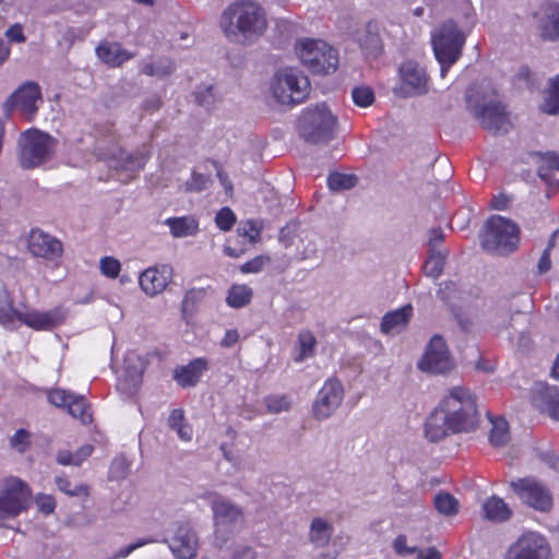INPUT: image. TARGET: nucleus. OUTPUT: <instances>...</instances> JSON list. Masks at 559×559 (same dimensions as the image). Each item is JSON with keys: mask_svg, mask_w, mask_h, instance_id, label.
Returning a JSON list of instances; mask_svg holds the SVG:
<instances>
[{"mask_svg": "<svg viewBox=\"0 0 559 559\" xmlns=\"http://www.w3.org/2000/svg\"><path fill=\"white\" fill-rule=\"evenodd\" d=\"M41 103L40 86L36 82L27 81L8 97L3 107L7 115H10L13 110H19L27 121H32Z\"/></svg>", "mask_w": 559, "mask_h": 559, "instance_id": "12", "label": "nucleus"}, {"mask_svg": "<svg viewBox=\"0 0 559 559\" xmlns=\"http://www.w3.org/2000/svg\"><path fill=\"white\" fill-rule=\"evenodd\" d=\"M175 71L174 62L168 58H162L156 61L144 62L140 67V73L147 76L165 78Z\"/></svg>", "mask_w": 559, "mask_h": 559, "instance_id": "36", "label": "nucleus"}, {"mask_svg": "<svg viewBox=\"0 0 559 559\" xmlns=\"http://www.w3.org/2000/svg\"><path fill=\"white\" fill-rule=\"evenodd\" d=\"M215 223L221 230L229 231L236 224V215L229 207H223L216 213Z\"/></svg>", "mask_w": 559, "mask_h": 559, "instance_id": "48", "label": "nucleus"}, {"mask_svg": "<svg viewBox=\"0 0 559 559\" xmlns=\"http://www.w3.org/2000/svg\"><path fill=\"white\" fill-rule=\"evenodd\" d=\"M535 402L537 406L555 420H559V390L547 383H536Z\"/></svg>", "mask_w": 559, "mask_h": 559, "instance_id": "23", "label": "nucleus"}, {"mask_svg": "<svg viewBox=\"0 0 559 559\" xmlns=\"http://www.w3.org/2000/svg\"><path fill=\"white\" fill-rule=\"evenodd\" d=\"M5 34L11 41L23 43L25 40L23 28L19 24L9 27Z\"/></svg>", "mask_w": 559, "mask_h": 559, "instance_id": "60", "label": "nucleus"}, {"mask_svg": "<svg viewBox=\"0 0 559 559\" xmlns=\"http://www.w3.org/2000/svg\"><path fill=\"white\" fill-rule=\"evenodd\" d=\"M67 412L82 425H90L93 421L92 405L83 395L74 394Z\"/></svg>", "mask_w": 559, "mask_h": 559, "instance_id": "29", "label": "nucleus"}, {"mask_svg": "<svg viewBox=\"0 0 559 559\" xmlns=\"http://www.w3.org/2000/svg\"><path fill=\"white\" fill-rule=\"evenodd\" d=\"M547 19L548 25H545L543 28V38L547 40L559 39V3H555L549 8Z\"/></svg>", "mask_w": 559, "mask_h": 559, "instance_id": "41", "label": "nucleus"}, {"mask_svg": "<svg viewBox=\"0 0 559 559\" xmlns=\"http://www.w3.org/2000/svg\"><path fill=\"white\" fill-rule=\"evenodd\" d=\"M297 343L299 353L295 357L296 362H301L306 358L312 357L314 355L317 338L310 330H301L298 334Z\"/></svg>", "mask_w": 559, "mask_h": 559, "instance_id": "37", "label": "nucleus"}, {"mask_svg": "<svg viewBox=\"0 0 559 559\" xmlns=\"http://www.w3.org/2000/svg\"><path fill=\"white\" fill-rule=\"evenodd\" d=\"M510 199L504 194H499L492 198L490 206L498 211L507 210L509 206Z\"/></svg>", "mask_w": 559, "mask_h": 559, "instance_id": "61", "label": "nucleus"}, {"mask_svg": "<svg viewBox=\"0 0 559 559\" xmlns=\"http://www.w3.org/2000/svg\"><path fill=\"white\" fill-rule=\"evenodd\" d=\"M238 234L247 238L250 243H255L261 237V227L254 221H247L238 228Z\"/></svg>", "mask_w": 559, "mask_h": 559, "instance_id": "51", "label": "nucleus"}, {"mask_svg": "<svg viewBox=\"0 0 559 559\" xmlns=\"http://www.w3.org/2000/svg\"><path fill=\"white\" fill-rule=\"evenodd\" d=\"M169 547L176 558L193 559L197 556L195 534L188 525L181 524L177 527Z\"/></svg>", "mask_w": 559, "mask_h": 559, "instance_id": "21", "label": "nucleus"}, {"mask_svg": "<svg viewBox=\"0 0 559 559\" xmlns=\"http://www.w3.org/2000/svg\"><path fill=\"white\" fill-rule=\"evenodd\" d=\"M456 290H457V285L454 282H452V281L443 282L439 286L438 296L441 300L447 302L450 300L451 294L455 293Z\"/></svg>", "mask_w": 559, "mask_h": 559, "instance_id": "56", "label": "nucleus"}, {"mask_svg": "<svg viewBox=\"0 0 559 559\" xmlns=\"http://www.w3.org/2000/svg\"><path fill=\"white\" fill-rule=\"evenodd\" d=\"M444 267V258L440 254H431L424 263V272L427 276L438 278Z\"/></svg>", "mask_w": 559, "mask_h": 559, "instance_id": "45", "label": "nucleus"}, {"mask_svg": "<svg viewBox=\"0 0 559 559\" xmlns=\"http://www.w3.org/2000/svg\"><path fill=\"white\" fill-rule=\"evenodd\" d=\"M165 224L169 227L175 238L193 236L199 231V221L192 215L168 217Z\"/></svg>", "mask_w": 559, "mask_h": 559, "instance_id": "27", "label": "nucleus"}, {"mask_svg": "<svg viewBox=\"0 0 559 559\" xmlns=\"http://www.w3.org/2000/svg\"><path fill=\"white\" fill-rule=\"evenodd\" d=\"M412 314L413 308L411 305L385 313L381 321V331L384 334L400 332L407 325Z\"/></svg>", "mask_w": 559, "mask_h": 559, "instance_id": "24", "label": "nucleus"}, {"mask_svg": "<svg viewBox=\"0 0 559 559\" xmlns=\"http://www.w3.org/2000/svg\"><path fill=\"white\" fill-rule=\"evenodd\" d=\"M393 547L399 555H409L414 552L413 548L407 547V538L405 535H399L393 542Z\"/></svg>", "mask_w": 559, "mask_h": 559, "instance_id": "58", "label": "nucleus"}, {"mask_svg": "<svg viewBox=\"0 0 559 559\" xmlns=\"http://www.w3.org/2000/svg\"><path fill=\"white\" fill-rule=\"evenodd\" d=\"M10 444L20 453L25 452L27 448L31 445V433L24 428L17 429L15 433L11 437Z\"/></svg>", "mask_w": 559, "mask_h": 559, "instance_id": "50", "label": "nucleus"}, {"mask_svg": "<svg viewBox=\"0 0 559 559\" xmlns=\"http://www.w3.org/2000/svg\"><path fill=\"white\" fill-rule=\"evenodd\" d=\"M476 395L462 385L449 389L425 423V436L438 442L450 435L474 431L479 425Z\"/></svg>", "mask_w": 559, "mask_h": 559, "instance_id": "1", "label": "nucleus"}, {"mask_svg": "<svg viewBox=\"0 0 559 559\" xmlns=\"http://www.w3.org/2000/svg\"><path fill=\"white\" fill-rule=\"evenodd\" d=\"M358 178L353 174L331 173L328 177V186L333 191H342L354 188Z\"/></svg>", "mask_w": 559, "mask_h": 559, "instance_id": "40", "label": "nucleus"}, {"mask_svg": "<svg viewBox=\"0 0 559 559\" xmlns=\"http://www.w3.org/2000/svg\"><path fill=\"white\" fill-rule=\"evenodd\" d=\"M337 127V118L325 104L306 108L298 120L300 136L310 144L330 142Z\"/></svg>", "mask_w": 559, "mask_h": 559, "instance_id": "5", "label": "nucleus"}, {"mask_svg": "<svg viewBox=\"0 0 559 559\" xmlns=\"http://www.w3.org/2000/svg\"><path fill=\"white\" fill-rule=\"evenodd\" d=\"M359 46L367 58H377L383 51V44L377 25L369 22L365 33L358 39Z\"/></svg>", "mask_w": 559, "mask_h": 559, "instance_id": "25", "label": "nucleus"}, {"mask_svg": "<svg viewBox=\"0 0 559 559\" xmlns=\"http://www.w3.org/2000/svg\"><path fill=\"white\" fill-rule=\"evenodd\" d=\"M253 297V290L246 284H233L226 297V302L234 309H240L248 306Z\"/></svg>", "mask_w": 559, "mask_h": 559, "instance_id": "32", "label": "nucleus"}, {"mask_svg": "<svg viewBox=\"0 0 559 559\" xmlns=\"http://www.w3.org/2000/svg\"><path fill=\"white\" fill-rule=\"evenodd\" d=\"M35 502L38 510L46 515L51 514L57 506L55 498L46 493H38L35 498Z\"/></svg>", "mask_w": 559, "mask_h": 559, "instance_id": "52", "label": "nucleus"}, {"mask_svg": "<svg viewBox=\"0 0 559 559\" xmlns=\"http://www.w3.org/2000/svg\"><path fill=\"white\" fill-rule=\"evenodd\" d=\"M483 511L486 519L498 523L508 521L512 515L511 509L503 499L496 496L488 498L483 503Z\"/></svg>", "mask_w": 559, "mask_h": 559, "instance_id": "28", "label": "nucleus"}, {"mask_svg": "<svg viewBox=\"0 0 559 559\" xmlns=\"http://www.w3.org/2000/svg\"><path fill=\"white\" fill-rule=\"evenodd\" d=\"M212 510L216 525L233 524L242 519L240 509L224 499L213 501Z\"/></svg>", "mask_w": 559, "mask_h": 559, "instance_id": "26", "label": "nucleus"}, {"mask_svg": "<svg viewBox=\"0 0 559 559\" xmlns=\"http://www.w3.org/2000/svg\"><path fill=\"white\" fill-rule=\"evenodd\" d=\"M167 424L171 430L176 431L181 441L189 442L192 440L193 430L191 425L187 423L183 409H173L168 416Z\"/></svg>", "mask_w": 559, "mask_h": 559, "instance_id": "30", "label": "nucleus"}, {"mask_svg": "<svg viewBox=\"0 0 559 559\" xmlns=\"http://www.w3.org/2000/svg\"><path fill=\"white\" fill-rule=\"evenodd\" d=\"M436 510L445 516L459 513V501L449 492H439L433 498Z\"/></svg>", "mask_w": 559, "mask_h": 559, "instance_id": "38", "label": "nucleus"}, {"mask_svg": "<svg viewBox=\"0 0 559 559\" xmlns=\"http://www.w3.org/2000/svg\"><path fill=\"white\" fill-rule=\"evenodd\" d=\"M144 158L140 155L128 154L124 167L127 169H140L143 167Z\"/></svg>", "mask_w": 559, "mask_h": 559, "instance_id": "62", "label": "nucleus"}, {"mask_svg": "<svg viewBox=\"0 0 559 559\" xmlns=\"http://www.w3.org/2000/svg\"><path fill=\"white\" fill-rule=\"evenodd\" d=\"M271 262V258L266 254L255 255L253 259L247 261L239 266L242 274L259 273L266 264Z\"/></svg>", "mask_w": 559, "mask_h": 559, "instance_id": "46", "label": "nucleus"}, {"mask_svg": "<svg viewBox=\"0 0 559 559\" xmlns=\"http://www.w3.org/2000/svg\"><path fill=\"white\" fill-rule=\"evenodd\" d=\"M240 341V334L237 329H229L225 331L224 336L219 342L222 348H230Z\"/></svg>", "mask_w": 559, "mask_h": 559, "instance_id": "55", "label": "nucleus"}, {"mask_svg": "<svg viewBox=\"0 0 559 559\" xmlns=\"http://www.w3.org/2000/svg\"><path fill=\"white\" fill-rule=\"evenodd\" d=\"M265 406L270 413L277 414L290 408L292 402L287 395H269L264 400Z\"/></svg>", "mask_w": 559, "mask_h": 559, "instance_id": "44", "label": "nucleus"}, {"mask_svg": "<svg viewBox=\"0 0 559 559\" xmlns=\"http://www.w3.org/2000/svg\"><path fill=\"white\" fill-rule=\"evenodd\" d=\"M472 88L466 95L467 107L473 111L480 126L493 134L507 133L511 127V121L506 106L497 99L480 97L478 94H472Z\"/></svg>", "mask_w": 559, "mask_h": 559, "instance_id": "8", "label": "nucleus"}, {"mask_svg": "<svg viewBox=\"0 0 559 559\" xmlns=\"http://www.w3.org/2000/svg\"><path fill=\"white\" fill-rule=\"evenodd\" d=\"M344 397V389L341 381L329 378L319 390L312 405V413L317 419H325L341 405Z\"/></svg>", "mask_w": 559, "mask_h": 559, "instance_id": "17", "label": "nucleus"}, {"mask_svg": "<svg viewBox=\"0 0 559 559\" xmlns=\"http://www.w3.org/2000/svg\"><path fill=\"white\" fill-rule=\"evenodd\" d=\"M334 532L333 526L321 518H314L310 524L309 539L317 546H326Z\"/></svg>", "mask_w": 559, "mask_h": 559, "instance_id": "31", "label": "nucleus"}, {"mask_svg": "<svg viewBox=\"0 0 559 559\" xmlns=\"http://www.w3.org/2000/svg\"><path fill=\"white\" fill-rule=\"evenodd\" d=\"M67 310L59 306L47 311L21 312L14 308V298L5 288L0 287V324L11 325L19 320L35 331H51L66 322Z\"/></svg>", "mask_w": 559, "mask_h": 559, "instance_id": "3", "label": "nucleus"}, {"mask_svg": "<svg viewBox=\"0 0 559 559\" xmlns=\"http://www.w3.org/2000/svg\"><path fill=\"white\" fill-rule=\"evenodd\" d=\"M99 267L103 275L109 278H116L120 273L121 264L119 260L114 257H104L100 259Z\"/></svg>", "mask_w": 559, "mask_h": 559, "instance_id": "49", "label": "nucleus"}, {"mask_svg": "<svg viewBox=\"0 0 559 559\" xmlns=\"http://www.w3.org/2000/svg\"><path fill=\"white\" fill-rule=\"evenodd\" d=\"M153 539H139L138 542L130 544L123 548H120L118 551H116L110 559H123L127 558L130 554H132L135 549L153 543Z\"/></svg>", "mask_w": 559, "mask_h": 559, "instance_id": "54", "label": "nucleus"}, {"mask_svg": "<svg viewBox=\"0 0 559 559\" xmlns=\"http://www.w3.org/2000/svg\"><path fill=\"white\" fill-rule=\"evenodd\" d=\"M94 447L92 444H84L80 447L74 453L70 450H59L56 455V461L62 466L74 465L80 466L87 457L92 455Z\"/></svg>", "mask_w": 559, "mask_h": 559, "instance_id": "33", "label": "nucleus"}, {"mask_svg": "<svg viewBox=\"0 0 559 559\" xmlns=\"http://www.w3.org/2000/svg\"><path fill=\"white\" fill-rule=\"evenodd\" d=\"M57 148V140L35 128L24 131L19 140V164L23 169H34L50 160Z\"/></svg>", "mask_w": 559, "mask_h": 559, "instance_id": "6", "label": "nucleus"}, {"mask_svg": "<svg viewBox=\"0 0 559 559\" xmlns=\"http://www.w3.org/2000/svg\"><path fill=\"white\" fill-rule=\"evenodd\" d=\"M31 500L32 490L27 483L17 477L4 478L0 489V523L26 511Z\"/></svg>", "mask_w": 559, "mask_h": 559, "instance_id": "11", "label": "nucleus"}, {"mask_svg": "<svg viewBox=\"0 0 559 559\" xmlns=\"http://www.w3.org/2000/svg\"><path fill=\"white\" fill-rule=\"evenodd\" d=\"M95 53L109 68H120L135 56L134 52L124 49L120 43L106 39L98 44Z\"/></svg>", "mask_w": 559, "mask_h": 559, "instance_id": "22", "label": "nucleus"}, {"mask_svg": "<svg viewBox=\"0 0 559 559\" xmlns=\"http://www.w3.org/2000/svg\"><path fill=\"white\" fill-rule=\"evenodd\" d=\"M475 369L478 371L490 373L495 371L496 362L487 361L485 358L480 357L475 364Z\"/></svg>", "mask_w": 559, "mask_h": 559, "instance_id": "63", "label": "nucleus"}, {"mask_svg": "<svg viewBox=\"0 0 559 559\" xmlns=\"http://www.w3.org/2000/svg\"><path fill=\"white\" fill-rule=\"evenodd\" d=\"M436 59L441 66V75L459 60L465 43L464 35L453 21L445 22L431 37Z\"/></svg>", "mask_w": 559, "mask_h": 559, "instance_id": "9", "label": "nucleus"}, {"mask_svg": "<svg viewBox=\"0 0 559 559\" xmlns=\"http://www.w3.org/2000/svg\"><path fill=\"white\" fill-rule=\"evenodd\" d=\"M400 84L395 92L401 97L419 96L428 92V74L424 67L414 60L404 61L400 69Z\"/></svg>", "mask_w": 559, "mask_h": 559, "instance_id": "15", "label": "nucleus"}, {"mask_svg": "<svg viewBox=\"0 0 559 559\" xmlns=\"http://www.w3.org/2000/svg\"><path fill=\"white\" fill-rule=\"evenodd\" d=\"M453 367L454 361L444 338L441 335H433L418 362V368L425 372L443 374Z\"/></svg>", "mask_w": 559, "mask_h": 559, "instance_id": "14", "label": "nucleus"}, {"mask_svg": "<svg viewBox=\"0 0 559 559\" xmlns=\"http://www.w3.org/2000/svg\"><path fill=\"white\" fill-rule=\"evenodd\" d=\"M233 559H255V552L251 547H242L234 552Z\"/></svg>", "mask_w": 559, "mask_h": 559, "instance_id": "64", "label": "nucleus"}, {"mask_svg": "<svg viewBox=\"0 0 559 559\" xmlns=\"http://www.w3.org/2000/svg\"><path fill=\"white\" fill-rule=\"evenodd\" d=\"M352 98L355 105L359 107H368L373 103L374 94L368 86H358L353 90Z\"/></svg>", "mask_w": 559, "mask_h": 559, "instance_id": "47", "label": "nucleus"}, {"mask_svg": "<svg viewBox=\"0 0 559 559\" xmlns=\"http://www.w3.org/2000/svg\"><path fill=\"white\" fill-rule=\"evenodd\" d=\"M207 295V289L200 288H191L189 289L181 301V311L183 314H192L195 312L200 302H202Z\"/></svg>", "mask_w": 559, "mask_h": 559, "instance_id": "39", "label": "nucleus"}, {"mask_svg": "<svg viewBox=\"0 0 559 559\" xmlns=\"http://www.w3.org/2000/svg\"><path fill=\"white\" fill-rule=\"evenodd\" d=\"M503 559H552V554L545 536L528 531L511 544Z\"/></svg>", "mask_w": 559, "mask_h": 559, "instance_id": "13", "label": "nucleus"}, {"mask_svg": "<svg viewBox=\"0 0 559 559\" xmlns=\"http://www.w3.org/2000/svg\"><path fill=\"white\" fill-rule=\"evenodd\" d=\"M543 112L548 115L559 114V94L549 88V93L540 106Z\"/></svg>", "mask_w": 559, "mask_h": 559, "instance_id": "53", "label": "nucleus"}, {"mask_svg": "<svg viewBox=\"0 0 559 559\" xmlns=\"http://www.w3.org/2000/svg\"><path fill=\"white\" fill-rule=\"evenodd\" d=\"M491 429L489 432V442L496 448L503 447L510 440L509 424L502 417L490 418Z\"/></svg>", "mask_w": 559, "mask_h": 559, "instance_id": "35", "label": "nucleus"}, {"mask_svg": "<svg viewBox=\"0 0 559 559\" xmlns=\"http://www.w3.org/2000/svg\"><path fill=\"white\" fill-rule=\"evenodd\" d=\"M520 228L511 219L500 215L490 216L480 235V245L489 253L508 255L519 248Z\"/></svg>", "mask_w": 559, "mask_h": 559, "instance_id": "4", "label": "nucleus"}, {"mask_svg": "<svg viewBox=\"0 0 559 559\" xmlns=\"http://www.w3.org/2000/svg\"><path fill=\"white\" fill-rule=\"evenodd\" d=\"M219 26L227 38L235 40L241 37L242 43H252L265 32L267 21L260 4L237 0L222 12Z\"/></svg>", "mask_w": 559, "mask_h": 559, "instance_id": "2", "label": "nucleus"}, {"mask_svg": "<svg viewBox=\"0 0 559 559\" xmlns=\"http://www.w3.org/2000/svg\"><path fill=\"white\" fill-rule=\"evenodd\" d=\"M74 393L64 389H51L47 393L48 402L58 408H68L71 399Z\"/></svg>", "mask_w": 559, "mask_h": 559, "instance_id": "43", "label": "nucleus"}, {"mask_svg": "<svg viewBox=\"0 0 559 559\" xmlns=\"http://www.w3.org/2000/svg\"><path fill=\"white\" fill-rule=\"evenodd\" d=\"M296 51L313 74H330L337 69V51L323 40L305 38L296 46Z\"/></svg>", "mask_w": 559, "mask_h": 559, "instance_id": "10", "label": "nucleus"}, {"mask_svg": "<svg viewBox=\"0 0 559 559\" xmlns=\"http://www.w3.org/2000/svg\"><path fill=\"white\" fill-rule=\"evenodd\" d=\"M311 90L308 76L295 67H286L275 72L271 91L274 98L283 105L304 103Z\"/></svg>", "mask_w": 559, "mask_h": 559, "instance_id": "7", "label": "nucleus"}, {"mask_svg": "<svg viewBox=\"0 0 559 559\" xmlns=\"http://www.w3.org/2000/svg\"><path fill=\"white\" fill-rule=\"evenodd\" d=\"M511 487L518 497L535 510L547 512L552 508V497L549 490L533 478H519L511 481Z\"/></svg>", "mask_w": 559, "mask_h": 559, "instance_id": "16", "label": "nucleus"}, {"mask_svg": "<svg viewBox=\"0 0 559 559\" xmlns=\"http://www.w3.org/2000/svg\"><path fill=\"white\" fill-rule=\"evenodd\" d=\"M538 177L547 183H550L551 171H559V153L557 152H545L538 153Z\"/></svg>", "mask_w": 559, "mask_h": 559, "instance_id": "34", "label": "nucleus"}, {"mask_svg": "<svg viewBox=\"0 0 559 559\" xmlns=\"http://www.w3.org/2000/svg\"><path fill=\"white\" fill-rule=\"evenodd\" d=\"M55 483L58 489L69 497H87L90 495L87 485L80 484L72 486L70 479L66 475L57 476Z\"/></svg>", "mask_w": 559, "mask_h": 559, "instance_id": "42", "label": "nucleus"}, {"mask_svg": "<svg viewBox=\"0 0 559 559\" xmlns=\"http://www.w3.org/2000/svg\"><path fill=\"white\" fill-rule=\"evenodd\" d=\"M551 253L549 252V249H544L542 255L538 259L537 263V273L539 275L546 274L551 269Z\"/></svg>", "mask_w": 559, "mask_h": 559, "instance_id": "57", "label": "nucleus"}, {"mask_svg": "<svg viewBox=\"0 0 559 559\" xmlns=\"http://www.w3.org/2000/svg\"><path fill=\"white\" fill-rule=\"evenodd\" d=\"M213 86L206 87L205 92L195 93V102L200 106H210L214 102Z\"/></svg>", "mask_w": 559, "mask_h": 559, "instance_id": "59", "label": "nucleus"}, {"mask_svg": "<svg viewBox=\"0 0 559 559\" xmlns=\"http://www.w3.org/2000/svg\"><path fill=\"white\" fill-rule=\"evenodd\" d=\"M27 245L29 252L34 257L49 261L60 259L63 253L62 242L39 228L31 230Z\"/></svg>", "mask_w": 559, "mask_h": 559, "instance_id": "18", "label": "nucleus"}, {"mask_svg": "<svg viewBox=\"0 0 559 559\" xmlns=\"http://www.w3.org/2000/svg\"><path fill=\"white\" fill-rule=\"evenodd\" d=\"M173 277V269L167 264L156 265L143 271L139 277L142 290L148 296H155L168 286Z\"/></svg>", "mask_w": 559, "mask_h": 559, "instance_id": "19", "label": "nucleus"}, {"mask_svg": "<svg viewBox=\"0 0 559 559\" xmlns=\"http://www.w3.org/2000/svg\"><path fill=\"white\" fill-rule=\"evenodd\" d=\"M209 370V360L205 357H198L190 360L187 365H179L173 371V379L182 388L195 386L202 376Z\"/></svg>", "mask_w": 559, "mask_h": 559, "instance_id": "20", "label": "nucleus"}]
</instances>
